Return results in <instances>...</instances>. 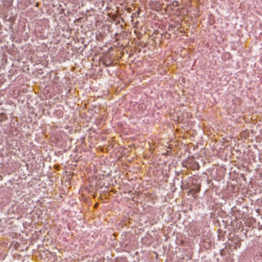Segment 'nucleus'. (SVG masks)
<instances>
[{
    "label": "nucleus",
    "mask_w": 262,
    "mask_h": 262,
    "mask_svg": "<svg viewBox=\"0 0 262 262\" xmlns=\"http://www.w3.org/2000/svg\"><path fill=\"white\" fill-rule=\"evenodd\" d=\"M104 64L106 67H109L111 66L112 63L111 62H107V61H105Z\"/></svg>",
    "instance_id": "f257e3e1"
},
{
    "label": "nucleus",
    "mask_w": 262,
    "mask_h": 262,
    "mask_svg": "<svg viewBox=\"0 0 262 262\" xmlns=\"http://www.w3.org/2000/svg\"><path fill=\"white\" fill-rule=\"evenodd\" d=\"M188 194H190V195H191V194H192V195H193V194H193V193H192V194L191 193L189 192V193H188Z\"/></svg>",
    "instance_id": "7ed1b4c3"
},
{
    "label": "nucleus",
    "mask_w": 262,
    "mask_h": 262,
    "mask_svg": "<svg viewBox=\"0 0 262 262\" xmlns=\"http://www.w3.org/2000/svg\"><path fill=\"white\" fill-rule=\"evenodd\" d=\"M199 191H200V188H195V192H197Z\"/></svg>",
    "instance_id": "f03ea898"
},
{
    "label": "nucleus",
    "mask_w": 262,
    "mask_h": 262,
    "mask_svg": "<svg viewBox=\"0 0 262 262\" xmlns=\"http://www.w3.org/2000/svg\"><path fill=\"white\" fill-rule=\"evenodd\" d=\"M97 205V204H95V207H96Z\"/></svg>",
    "instance_id": "20e7f679"
}]
</instances>
